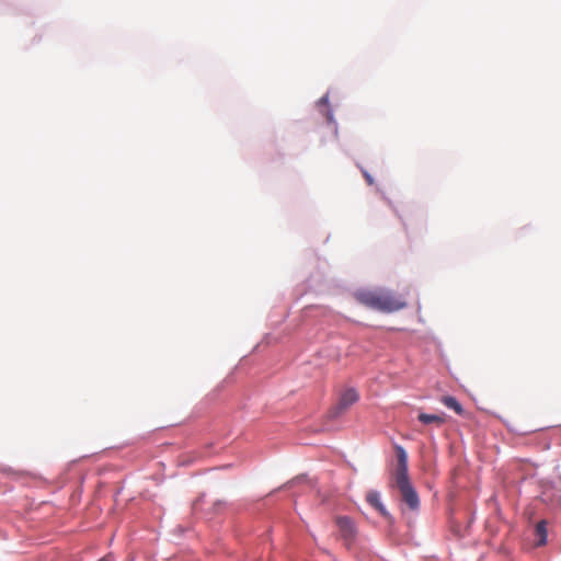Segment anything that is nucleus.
<instances>
[{
    "mask_svg": "<svg viewBox=\"0 0 561 561\" xmlns=\"http://www.w3.org/2000/svg\"><path fill=\"white\" fill-rule=\"evenodd\" d=\"M364 178H365L366 182L368 183V185L374 184V180H373L371 175L368 174L366 171L364 172Z\"/></svg>",
    "mask_w": 561,
    "mask_h": 561,
    "instance_id": "9",
    "label": "nucleus"
},
{
    "mask_svg": "<svg viewBox=\"0 0 561 561\" xmlns=\"http://www.w3.org/2000/svg\"><path fill=\"white\" fill-rule=\"evenodd\" d=\"M108 560V557H104L102 559H100L99 561H107Z\"/></svg>",
    "mask_w": 561,
    "mask_h": 561,
    "instance_id": "10",
    "label": "nucleus"
},
{
    "mask_svg": "<svg viewBox=\"0 0 561 561\" xmlns=\"http://www.w3.org/2000/svg\"><path fill=\"white\" fill-rule=\"evenodd\" d=\"M440 401L445 407L454 410L458 415H462L465 413L463 408L455 397L444 396Z\"/></svg>",
    "mask_w": 561,
    "mask_h": 561,
    "instance_id": "7",
    "label": "nucleus"
},
{
    "mask_svg": "<svg viewBox=\"0 0 561 561\" xmlns=\"http://www.w3.org/2000/svg\"><path fill=\"white\" fill-rule=\"evenodd\" d=\"M396 451L397 467L392 472L390 485L399 490L401 500L411 511H416L420 507V499L409 478L408 455L401 446H397Z\"/></svg>",
    "mask_w": 561,
    "mask_h": 561,
    "instance_id": "1",
    "label": "nucleus"
},
{
    "mask_svg": "<svg viewBox=\"0 0 561 561\" xmlns=\"http://www.w3.org/2000/svg\"><path fill=\"white\" fill-rule=\"evenodd\" d=\"M536 535L538 537L537 546H543L547 542V523L546 520H540L536 525Z\"/></svg>",
    "mask_w": 561,
    "mask_h": 561,
    "instance_id": "8",
    "label": "nucleus"
},
{
    "mask_svg": "<svg viewBox=\"0 0 561 561\" xmlns=\"http://www.w3.org/2000/svg\"><path fill=\"white\" fill-rule=\"evenodd\" d=\"M358 399H359V396L355 389H353V388L346 389L345 391L342 392L337 404L332 409V411H331L332 415L334 417L341 415L351 405L356 403L358 401Z\"/></svg>",
    "mask_w": 561,
    "mask_h": 561,
    "instance_id": "3",
    "label": "nucleus"
},
{
    "mask_svg": "<svg viewBox=\"0 0 561 561\" xmlns=\"http://www.w3.org/2000/svg\"><path fill=\"white\" fill-rule=\"evenodd\" d=\"M366 501L375 507L381 515L387 516V511L380 501V495L377 491H369L366 495Z\"/></svg>",
    "mask_w": 561,
    "mask_h": 561,
    "instance_id": "5",
    "label": "nucleus"
},
{
    "mask_svg": "<svg viewBox=\"0 0 561 561\" xmlns=\"http://www.w3.org/2000/svg\"><path fill=\"white\" fill-rule=\"evenodd\" d=\"M419 421L423 424H435L440 426L445 423L444 415L420 413L417 416Z\"/></svg>",
    "mask_w": 561,
    "mask_h": 561,
    "instance_id": "6",
    "label": "nucleus"
},
{
    "mask_svg": "<svg viewBox=\"0 0 561 561\" xmlns=\"http://www.w3.org/2000/svg\"><path fill=\"white\" fill-rule=\"evenodd\" d=\"M355 298L362 305L381 312H394L407 306L401 297L383 289L358 290L355 293Z\"/></svg>",
    "mask_w": 561,
    "mask_h": 561,
    "instance_id": "2",
    "label": "nucleus"
},
{
    "mask_svg": "<svg viewBox=\"0 0 561 561\" xmlns=\"http://www.w3.org/2000/svg\"><path fill=\"white\" fill-rule=\"evenodd\" d=\"M336 525L345 539H352L354 537L355 528L352 519L345 516L337 517Z\"/></svg>",
    "mask_w": 561,
    "mask_h": 561,
    "instance_id": "4",
    "label": "nucleus"
}]
</instances>
